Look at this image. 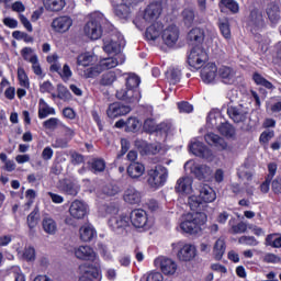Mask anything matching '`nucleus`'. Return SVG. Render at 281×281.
<instances>
[{"mask_svg":"<svg viewBox=\"0 0 281 281\" xmlns=\"http://www.w3.org/2000/svg\"><path fill=\"white\" fill-rule=\"evenodd\" d=\"M266 245L273 247L274 249H280L281 247V236L278 234H270L266 238Z\"/></svg>","mask_w":281,"mask_h":281,"instance_id":"obj_46","label":"nucleus"},{"mask_svg":"<svg viewBox=\"0 0 281 281\" xmlns=\"http://www.w3.org/2000/svg\"><path fill=\"white\" fill-rule=\"evenodd\" d=\"M106 23V19L100 12H94L90 15V20L86 23L83 32L91 41H98L102 38V25Z\"/></svg>","mask_w":281,"mask_h":281,"instance_id":"obj_3","label":"nucleus"},{"mask_svg":"<svg viewBox=\"0 0 281 281\" xmlns=\"http://www.w3.org/2000/svg\"><path fill=\"white\" fill-rule=\"evenodd\" d=\"M167 78L171 85H177L181 80V70L179 68H170L167 71Z\"/></svg>","mask_w":281,"mask_h":281,"instance_id":"obj_50","label":"nucleus"},{"mask_svg":"<svg viewBox=\"0 0 281 281\" xmlns=\"http://www.w3.org/2000/svg\"><path fill=\"white\" fill-rule=\"evenodd\" d=\"M161 3L153 2L145 10L142 16H137L134 20V24L138 30H144L146 23H153L161 16Z\"/></svg>","mask_w":281,"mask_h":281,"instance_id":"obj_4","label":"nucleus"},{"mask_svg":"<svg viewBox=\"0 0 281 281\" xmlns=\"http://www.w3.org/2000/svg\"><path fill=\"white\" fill-rule=\"evenodd\" d=\"M71 25H74V20L67 15L58 16L52 22L53 30L55 32H59L60 34H64V32H69Z\"/></svg>","mask_w":281,"mask_h":281,"instance_id":"obj_21","label":"nucleus"},{"mask_svg":"<svg viewBox=\"0 0 281 281\" xmlns=\"http://www.w3.org/2000/svg\"><path fill=\"white\" fill-rule=\"evenodd\" d=\"M23 258L24 260H27L29 262H32L36 259V250H34V247L27 246L23 250Z\"/></svg>","mask_w":281,"mask_h":281,"instance_id":"obj_61","label":"nucleus"},{"mask_svg":"<svg viewBox=\"0 0 281 281\" xmlns=\"http://www.w3.org/2000/svg\"><path fill=\"white\" fill-rule=\"evenodd\" d=\"M218 76L224 85H232L236 80V71L227 66H222L218 69Z\"/></svg>","mask_w":281,"mask_h":281,"instance_id":"obj_29","label":"nucleus"},{"mask_svg":"<svg viewBox=\"0 0 281 281\" xmlns=\"http://www.w3.org/2000/svg\"><path fill=\"white\" fill-rule=\"evenodd\" d=\"M189 150L195 155V157H202V159H210L212 155V150L207 148L203 143L199 142V139L193 138L189 145Z\"/></svg>","mask_w":281,"mask_h":281,"instance_id":"obj_19","label":"nucleus"},{"mask_svg":"<svg viewBox=\"0 0 281 281\" xmlns=\"http://www.w3.org/2000/svg\"><path fill=\"white\" fill-rule=\"evenodd\" d=\"M144 0H122V2L114 8V14L119 19H128L138 3H143Z\"/></svg>","mask_w":281,"mask_h":281,"instance_id":"obj_10","label":"nucleus"},{"mask_svg":"<svg viewBox=\"0 0 281 281\" xmlns=\"http://www.w3.org/2000/svg\"><path fill=\"white\" fill-rule=\"evenodd\" d=\"M101 71H104V69L102 68V65L99 63V65L88 68L85 71V75H86V78H95L100 76Z\"/></svg>","mask_w":281,"mask_h":281,"instance_id":"obj_56","label":"nucleus"},{"mask_svg":"<svg viewBox=\"0 0 281 281\" xmlns=\"http://www.w3.org/2000/svg\"><path fill=\"white\" fill-rule=\"evenodd\" d=\"M117 76H120L117 71H108L102 75L100 85H102V87H111V85L117 80Z\"/></svg>","mask_w":281,"mask_h":281,"instance_id":"obj_40","label":"nucleus"},{"mask_svg":"<svg viewBox=\"0 0 281 281\" xmlns=\"http://www.w3.org/2000/svg\"><path fill=\"white\" fill-rule=\"evenodd\" d=\"M60 188L61 192L70 196H77L78 192H80V184H78V182L75 181L66 180L64 181Z\"/></svg>","mask_w":281,"mask_h":281,"instance_id":"obj_34","label":"nucleus"},{"mask_svg":"<svg viewBox=\"0 0 281 281\" xmlns=\"http://www.w3.org/2000/svg\"><path fill=\"white\" fill-rule=\"evenodd\" d=\"M7 271L9 276H13L15 281H25V274L21 271V267L12 266Z\"/></svg>","mask_w":281,"mask_h":281,"instance_id":"obj_49","label":"nucleus"},{"mask_svg":"<svg viewBox=\"0 0 281 281\" xmlns=\"http://www.w3.org/2000/svg\"><path fill=\"white\" fill-rule=\"evenodd\" d=\"M131 112V106L124 105L120 102H114L109 105L106 110V115L110 120H115V117H122V115H128Z\"/></svg>","mask_w":281,"mask_h":281,"instance_id":"obj_20","label":"nucleus"},{"mask_svg":"<svg viewBox=\"0 0 281 281\" xmlns=\"http://www.w3.org/2000/svg\"><path fill=\"white\" fill-rule=\"evenodd\" d=\"M214 201H216V191L209 184H203L200 187V195L189 196L188 204L190 210L201 211L203 203H214Z\"/></svg>","mask_w":281,"mask_h":281,"instance_id":"obj_2","label":"nucleus"},{"mask_svg":"<svg viewBox=\"0 0 281 281\" xmlns=\"http://www.w3.org/2000/svg\"><path fill=\"white\" fill-rule=\"evenodd\" d=\"M207 61V53L201 46H194L189 56L188 63L190 67H194V69H201L203 65Z\"/></svg>","mask_w":281,"mask_h":281,"instance_id":"obj_9","label":"nucleus"},{"mask_svg":"<svg viewBox=\"0 0 281 281\" xmlns=\"http://www.w3.org/2000/svg\"><path fill=\"white\" fill-rule=\"evenodd\" d=\"M190 168V172L196 177V179H207L212 175V169L205 165H196L194 161L189 160L184 164V170Z\"/></svg>","mask_w":281,"mask_h":281,"instance_id":"obj_14","label":"nucleus"},{"mask_svg":"<svg viewBox=\"0 0 281 281\" xmlns=\"http://www.w3.org/2000/svg\"><path fill=\"white\" fill-rule=\"evenodd\" d=\"M57 98L59 100H64V102H67V100H71V92L67 89V87L63 85L57 86Z\"/></svg>","mask_w":281,"mask_h":281,"instance_id":"obj_53","label":"nucleus"},{"mask_svg":"<svg viewBox=\"0 0 281 281\" xmlns=\"http://www.w3.org/2000/svg\"><path fill=\"white\" fill-rule=\"evenodd\" d=\"M204 139L210 146H216V148H221L222 150H225V148H227V143H225V139L221 138V136L214 133L206 134L204 136Z\"/></svg>","mask_w":281,"mask_h":281,"instance_id":"obj_30","label":"nucleus"},{"mask_svg":"<svg viewBox=\"0 0 281 281\" xmlns=\"http://www.w3.org/2000/svg\"><path fill=\"white\" fill-rule=\"evenodd\" d=\"M225 239L218 238L213 246V256L215 260H223V256H225Z\"/></svg>","mask_w":281,"mask_h":281,"instance_id":"obj_37","label":"nucleus"},{"mask_svg":"<svg viewBox=\"0 0 281 281\" xmlns=\"http://www.w3.org/2000/svg\"><path fill=\"white\" fill-rule=\"evenodd\" d=\"M173 251H177V257L182 262H190L196 258V246L192 244L178 243L173 244Z\"/></svg>","mask_w":281,"mask_h":281,"instance_id":"obj_7","label":"nucleus"},{"mask_svg":"<svg viewBox=\"0 0 281 281\" xmlns=\"http://www.w3.org/2000/svg\"><path fill=\"white\" fill-rule=\"evenodd\" d=\"M192 183L191 177L184 176L177 180L175 190L178 194H192Z\"/></svg>","mask_w":281,"mask_h":281,"instance_id":"obj_25","label":"nucleus"},{"mask_svg":"<svg viewBox=\"0 0 281 281\" xmlns=\"http://www.w3.org/2000/svg\"><path fill=\"white\" fill-rule=\"evenodd\" d=\"M252 80L256 85L260 87H265L266 89H274L273 83H271L269 80L265 79L262 75L255 72L252 75Z\"/></svg>","mask_w":281,"mask_h":281,"instance_id":"obj_45","label":"nucleus"},{"mask_svg":"<svg viewBox=\"0 0 281 281\" xmlns=\"http://www.w3.org/2000/svg\"><path fill=\"white\" fill-rule=\"evenodd\" d=\"M38 225V210H34L27 216V226L32 231Z\"/></svg>","mask_w":281,"mask_h":281,"instance_id":"obj_57","label":"nucleus"},{"mask_svg":"<svg viewBox=\"0 0 281 281\" xmlns=\"http://www.w3.org/2000/svg\"><path fill=\"white\" fill-rule=\"evenodd\" d=\"M48 115H56V110L49 106V104H47V102H45L44 99H40V103H38L40 120H45V117H48Z\"/></svg>","mask_w":281,"mask_h":281,"instance_id":"obj_35","label":"nucleus"},{"mask_svg":"<svg viewBox=\"0 0 281 281\" xmlns=\"http://www.w3.org/2000/svg\"><path fill=\"white\" fill-rule=\"evenodd\" d=\"M111 229L117 232V229H126L131 226V217L127 215H116L109 220Z\"/></svg>","mask_w":281,"mask_h":281,"instance_id":"obj_24","label":"nucleus"},{"mask_svg":"<svg viewBox=\"0 0 281 281\" xmlns=\"http://www.w3.org/2000/svg\"><path fill=\"white\" fill-rule=\"evenodd\" d=\"M231 234H245L247 232V223L239 222L236 225H233L229 229Z\"/></svg>","mask_w":281,"mask_h":281,"instance_id":"obj_63","label":"nucleus"},{"mask_svg":"<svg viewBox=\"0 0 281 281\" xmlns=\"http://www.w3.org/2000/svg\"><path fill=\"white\" fill-rule=\"evenodd\" d=\"M237 177L239 179H243V181H251V179L254 178V172L251 171V169H249V166H247V164H244L237 169Z\"/></svg>","mask_w":281,"mask_h":281,"instance_id":"obj_42","label":"nucleus"},{"mask_svg":"<svg viewBox=\"0 0 281 281\" xmlns=\"http://www.w3.org/2000/svg\"><path fill=\"white\" fill-rule=\"evenodd\" d=\"M238 243L239 245H247L248 247H256L258 245V240L254 236H241Z\"/></svg>","mask_w":281,"mask_h":281,"instance_id":"obj_59","label":"nucleus"},{"mask_svg":"<svg viewBox=\"0 0 281 281\" xmlns=\"http://www.w3.org/2000/svg\"><path fill=\"white\" fill-rule=\"evenodd\" d=\"M25 198L27 199V202L25 203L24 207L25 210H30L34 203V199H36V191L33 189H27L25 192Z\"/></svg>","mask_w":281,"mask_h":281,"instance_id":"obj_62","label":"nucleus"},{"mask_svg":"<svg viewBox=\"0 0 281 281\" xmlns=\"http://www.w3.org/2000/svg\"><path fill=\"white\" fill-rule=\"evenodd\" d=\"M194 10L192 9H184L182 11V19L184 21V24L188 25L190 27V25H192V23H194Z\"/></svg>","mask_w":281,"mask_h":281,"instance_id":"obj_55","label":"nucleus"},{"mask_svg":"<svg viewBox=\"0 0 281 281\" xmlns=\"http://www.w3.org/2000/svg\"><path fill=\"white\" fill-rule=\"evenodd\" d=\"M147 177V182L150 188H154L155 190L164 188L168 181V168L157 165L148 170Z\"/></svg>","mask_w":281,"mask_h":281,"instance_id":"obj_5","label":"nucleus"},{"mask_svg":"<svg viewBox=\"0 0 281 281\" xmlns=\"http://www.w3.org/2000/svg\"><path fill=\"white\" fill-rule=\"evenodd\" d=\"M46 60L50 65V71H56L60 76L61 80H64V82L69 81L71 76H74V72L71 71V68L69 67V65L67 64L64 65L61 69L60 61H58L57 54L47 56Z\"/></svg>","mask_w":281,"mask_h":281,"instance_id":"obj_8","label":"nucleus"},{"mask_svg":"<svg viewBox=\"0 0 281 281\" xmlns=\"http://www.w3.org/2000/svg\"><path fill=\"white\" fill-rule=\"evenodd\" d=\"M249 112L247 109L243 105H237V106H229L227 109V114L235 122L236 124H240V122H245L247 120V114Z\"/></svg>","mask_w":281,"mask_h":281,"instance_id":"obj_22","label":"nucleus"},{"mask_svg":"<svg viewBox=\"0 0 281 281\" xmlns=\"http://www.w3.org/2000/svg\"><path fill=\"white\" fill-rule=\"evenodd\" d=\"M125 126L128 133H134V131H137V128L142 126V123L139 122V120H137V117L131 116L125 122Z\"/></svg>","mask_w":281,"mask_h":281,"instance_id":"obj_51","label":"nucleus"},{"mask_svg":"<svg viewBox=\"0 0 281 281\" xmlns=\"http://www.w3.org/2000/svg\"><path fill=\"white\" fill-rule=\"evenodd\" d=\"M160 41L167 47H175L177 45V42L179 41V27L175 24H169L162 29V35L160 37Z\"/></svg>","mask_w":281,"mask_h":281,"instance_id":"obj_12","label":"nucleus"},{"mask_svg":"<svg viewBox=\"0 0 281 281\" xmlns=\"http://www.w3.org/2000/svg\"><path fill=\"white\" fill-rule=\"evenodd\" d=\"M75 256L79 260H91L92 262L98 258L93 248L89 246H79L78 248H75Z\"/></svg>","mask_w":281,"mask_h":281,"instance_id":"obj_27","label":"nucleus"},{"mask_svg":"<svg viewBox=\"0 0 281 281\" xmlns=\"http://www.w3.org/2000/svg\"><path fill=\"white\" fill-rule=\"evenodd\" d=\"M126 60V57L124 54L114 55L113 57H108L101 59L99 63L102 67V69H114V67H117V65H124V61Z\"/></svg>","mask_w":281,"mask_h":281,"instance_id":"obj_26","label":"nucleus"},{"mask_svg":"<svg viewBox=\"0 0 281 281\" xmlns=\"http://www.w3.org/2000/svg\"><path fill=\"white\" fill-rule=\"evenodd\" d=\"M218 8L221 12H227V10L232 12V14H238V12H240V5L236 0H221Z\"/></svg>","mask_w":281,"mask_h":281,"instance_id":"obj_31","label":"nucleus"},{"mask_svg":"<svg viewBox=\"0 0 281 281\" xmlns=\"http://www.w3.org/2000/svg\"><path fill=\"white\" fill-rule=\"evenodd\" d=\"M21 56L24 60L31 64L34 63L35 60H38V56L34 54V49H32L31 47L22 48Z\"/></svg>","mask_w":281,"mask_h":281,"instance_id":"obj_48","label":"nucleus"},{"mask_svg":"<svg viewBox=\"0 0 281 281\" xmlns=\"http://www.w3.org/2000/svg\"><path fill=\"white\" fill-rule=\"evenodd\" d=\"M89 213V206L87 203L80 200H75L69 206V214L72 218L80 221Z\"/></svg>","mask_w":281,"mask_h":281,"instance_id":"obj_17","label":"nucleus"},{"mask_svg":"<svg viewBox=\"0 0 281 281\" xmlns=\"http://www.w3.org/2000/svg\"><path fill=\"white\" fill-rule=\"evenodd\" d=\"M123 200L130 205H137L142 203V193L134 187H128L123 194Z\"/></svg>","mask_w":281,"mask_h":281,"instance_id":"obj_28","label":"nucleus"},{"mask_svg":"<svg viewBox=\"0 0 281 281\" xmlns=\"http://www.w3.org/2000/svg\"><path fill=\"white\" fill-rule=\"evenodd\" d=\"M216 120L217 119L214 116V114H210L207 122L211 124L212 128H217V131L221 133V135H224V137H234V135H236V130L232 124L226 122L218 125Z\"/></svg>","mask_w":281,"mask_h":281,"instance_id":"obj_18","label":"nucleus"},{"mask_svg":"<svg viewBox=\"0 0 281 281\" xmlns=\"http://www.w3.org/2000/svg\"><path fill=\"white\" fill-rule=\"evenodd\" d=\"M164 23L154 22L145 31V38L151 41L153 43H159L164 34Z\"/></svg>","mask_w":281,"mask_h":281,"instance_id":"obj_16","label":"nucleus"},{"mask_svg":"<svg viewBox=\"0 0 281 281\" xmlns=\"http://www.w3.org/2000/svg\"><path fill=\"white\" fill-rule=\"evenodd\" d=\"M43 5L47 12H60L67 2L65 0H43Z\"/></svg>","mask_w":281,"mask_h":281,"instance_id":"obj_33","label":"nucleus"},{"mask_svg":"<svg viewBox=\"0 0 281 281\" xmlns=\"http://www.w3.org/2000/svg\"><path fill=\"white\" fill-rule=\"evenodd\" d=\"M60 125V120L56 117H50L46 121H44L43 126L47 128L48 131H56L58 126Z\"/></svg>","mask_w":281,"mask_h":281,"instance_id":"obj_60","label":"nucleus"},{"mask_svg":"<svg viewBox=\"0 0 281 281\" xmlns=\"http://www.w3.org/2000/svg\"><path fill=\"white\" fill-rule=\"evenodd\" d=\"M126 45L124 41V35L120 33L112 34L103 40V50L105 54H114V56H120L122 54V47Z\"/></svg>","mask_w":281,"mask_h":281,"instance_id":"obj_6","label":"nucleus"},{"mask_svg":"<svg viewBox=\"0 0 281 281\" xmlns=\"http://www.w3.org/2000/svg\"><path fill=\"white\" fill-rule=\"evenodd\" d=\"M220 31L222 33V36H224V38H231L232 30L229 29V21L227 20L221 21Z\"/></svg>","mask_w":281,"mask_h":281,"instance_id":"obj_58","label":"nucleus"},{"mask_svg":"<svg viewBox=\"0 0 281 281\" xmlns=\"http://www.w3.org/2000/svg\"><path fill=\"white\" fill-rule=\"evenodd\" d=\"M130 221L138 229L148 227V214L142 209H135L131 212Z\"/></svg>","mask_w":281,"mask_h":281,"instance_id":"obj_15","label":"nucleus"},{"mask_svg":"<svg viewBox=\"0 0 281 281\" xmlns=\"http://www.w3.org/2000/svg\"><path fill=\"white\" fill-rule=\"evenodd\" d=\"M267 14L271 23H278V21H280V8H278V5L272 4L268 7Z\"/></svg>","mask_w":281,"mask_h":281,"instance_id":"obj_44","label":"nucleus"},{"mask_svg":"<svg viewBox=\"0 0 281 281\" xmlns=\"http://www.w3.org/2000/svg\"><path fill=\"white\" fill-rule=\"evenodd\" d=\"M217 74H218V68L216 67V64L209 63L201 70V78L203 82H205L206 85H210L216 80Z\"/></svg>","mask_w":281,"mask_h":281,"instance_id":"obj_23","label":"nucleus"},{"mask_svg":"<svg viewBox=\"0 0 281 281\" xmlns=\"http://www.w3.org/2000/svg\"><path fill=\"white\" fill-rule=\"evenodd\" d=\"M95 60H98V57H95V55L85 53L77 57V65H79V67H89V65H93Z\"/></svg>","mask_w":281,"mask_h":281,"instance_id":"obj_39","label":"nucleus"},{"mask_svg":"<svg viewBox=\"0 0 281 281\" xmlns=\"http://www.w3.org/2000/svg\"><path fill=\"white\" fill-rule=\"evenodd\" d=\"M42 227L46 234H49L50 236H54L56 234L58 226L56 224V221L52 217H45L42 221Z\"/></svg>","mask_w":281,"mask_h":281,"instance_id":"obj_38","label":"nucleus"},{"mask_svg":"<svg viewBox=\"0 0 281 281\" xmlns=\"http://www.w3.org/2000/svg\"><path fill=\"white\" fill-rule=\"evenodd\" d=\"M172 131H175V127L168 122H162L156 127V133H160V135H170Z\"/></svg>","mask_w":281,"mask_h":281,"instance_id":"obj_52","label":"nucleus"},{"mask_svg":"<svg viewBox=\"0 0 281 281\" xmlns=\"http://www.w3.org/2000/svg\"><path fill=\"white\" fill-rule=\"evenodd\" d=\"M207 223V215L200 210L195 213H187L182 216V222L180 223V228L186 234H199L205 229V224Z\"/></svg>","mask_w":281,"mask_h":281,"instance_id":"obj_1","label":"nucleus"},{"mask_svg":"<svg viewBox=\"0 0 281 281\" xmlns=\"http://www.w3.org/2000/svg\"><path fill=\"white\" fill-rule=\"evenodd\" d=\"M250 19L252 25H256L257 27H261V25H265V19L262 18V13L259 11H251Z\"/></svg>","mask_w":281,"mask_h":281,"instance_id":"obj_54","label":"nucleus"},{"mask_svg":"<svg viewBox=\"0 0 281 281\" xmlns=\"http://www.w3.org/2000/svg\"><path fill=\"white\" fill-rule=\"evenodd\" d=\"M154 265L157 269H160L164 276H175V273H177V262L170 258L158 257L155 259Z\"/></svg>","mask_w":281,"mask_h":281,"instance_id":"obj_13","label":"nucleus"},{"mask_svg":"<svg viewBox=\"0 0 281 281\" xmlns=\"http://www.w3.org/2000/svg\"><path fill=\"white\" fill-rule=\"evenodd\" d=\"M117 100H123L124 102H128L130 104H136L142 100V92L139 88H122L116 91Z\"/></svg>","mask_w":281,"mask_h":281,"instance_id":"obj_11","label":"nucleus"},{"mask_svg":"<svg viewBox=\"0 0 281 281\" xmlns=\"http://www.w3.org/2000/svg\"><path fill=\"white\" fill-rule=\"evenodd\" d=\"M146 172V167L142 162H132L127 167V175L131 179H139Z\"/></svg>","mask_w":281,"mask_h":281,"instance_id":"obj_32","label":"nucleus"},{"mask_svg":"<svg viewBox=\"0 0 281 281\" xmlns=\"http://www.w3.org/2000/svg\"><path fill=\"white\" fill-rule=\"evenodd\" d=\"M80 238L83 243H90V240H93L95 238L97 233L95 228L91 225H85L79 229Z\"/></svg>","mask_w":281,"mask_h":281,"instance_id":"obj_36","label":"nucleus"},{"mask_svg":"<svg viewBox=\"0 0 281 281\" xmlns=\"http://www.w3.org/2000/svg\"><path fill=\"white\" fill-rule=\"evenodd\" d=\"M188 38L195 43H203L205 41V31L199 27L192 29L188 34Z\"/></svg>","mask_w":281,"mask_h":281,"instance_id":"obj_43","label":"nucleus"},{"mask_svg":"<svg viewBox=\"0 0 281 281\" xmlns=\"http://www.w3.org/2000/svg\"><path fill=\"white\" fill-rule=\"evenodd\" d=\"M18 80L24 89H30V77H27L23 67L18 68Z\"/></svg>","mask_w":281,"mask_h":281,"instance_id":"obj_47","label":"nucleus"},{"mask_svg":"<svg viewBox=\"0 0 281 281\" xmlns=\"http://www.w3.org/2000/svg\"><path fill=\"white\" fill-rule=\"evenodd\" d=\"M126 76L125 87L130 89H139V85H142V78L133 72H128Z\"/></svg>","mask_w":281,"mask_h":281,"instance_id":"obj_41","label":"nucleus"},{"mask_svg":"<svg viewBox=\"0 0 281 281\" xmlns=\"http://www.w3.org/2000/svg\"><path fill=\"white\" fill-rule=\"evenodd\" d=\"M140 281H164V274L161 272H150L143 277Z\"/></svg>","mask_w":281,"mask_h":281,"instance_id":"obj_64","label":"nucleus"}]
</instances>
